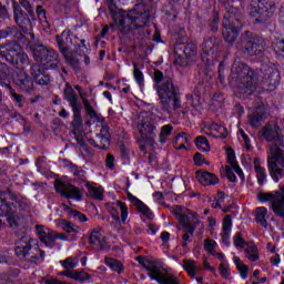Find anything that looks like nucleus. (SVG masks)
Returning a JSON list of instances; mask_svg holds the SVG:
<instances>
[{
    "label": "nucleus",
    "instance_id": "nucleus-1",
    "mask_svg": "<svg viewBox=\"0 0 284 284\" xmlns=\"http://www.w3.org/2000/svg\"><path fill=\"white\" fill-rule=\"evenodd\" d=\"M230 83L245 99L254 94L258 85L274 90L281 83V73L278 67L272 62L262 65L260 71H253L245 62L235 60L231 68Z\"/></svg>",
    "mask_w": 284,
    "mask_h": 284
},
{
    "label": "nucleus",
    "instance_id": "nucleus-2",
    "mask_svg": "<svg viewBox=\"0 0 284 284\" xmlns=\"http://www.w3.org/2000/svg\"><path fill=\"white\" fill-rule=\"evenodd\" d=\"M155 90L160 99V110L169 115V119L183 121L187 119V109L181 104V93L179 87L174 85L172 78L163 75V72H153Z\"/></svg>",
    "mask_w": 284,
    "mask_h": 284
},
{
    "label": "nucleus",
    "instance_id": "nucleus-3",
    "mask_svg": "<svg viewBox=\"0 0 284 284\" xmlns=\"http://www.w3.org/2000/svg\"><path fill=\"white\" fill-rule=\"evenodd\" d=\"M261 136L270 143L266 151L268 174L274 183H278L284 179V135L277 126L266 124L261 130Z\"/></svg>",
    "mask_w": 284,
    "mask_h": 284
},
{
    "label": "nucleus",
    "instance_id": "nucleus-4",
    "mask_svg": "<svg viewBox=\"0 0 284 284\" xmlns=\"http://www.w3.org/2000/svg\"><path fill=\"white\" fill-rule=\"evenodd\" d=\"M119 14L121 18L118 28L122 34H130L132 30H141L150 23V7L143 3L135 4L129 12L119 10Z\"/></svg>",
    "mask_w": 284,
    "mask_h": 284
},
{
    "label": "nucleus",
    "instance_id": "nucleus-5",
    "mask_svg": "<svg viewBox=\"0 0 284 284\" xmlns=\"http://www.w3.org/2000/svg\"><path fill=\"white\" fill-rule=\"evenodd\" d=\"M225 7L226 12L224 13V19L222 21V34L226 43H234L239 38L241 29L243 28V22H241V11L239 8H234L231 3L236 0H220Z\"/></svg>",
    "mask_w": 284,
    "mask_h": 284
},
{
    "label": "nucleus",
    "instance_id": "nucleus-6",
    "mask_svg": "<svg viewBox=\"0 0 284 284\" xmlns=\"http://www.w3.org/2000/svg\"><path fill=\"white\" fill-rule=\"evenodd\" d=\"M219 45L221 40L216 37L205 39L202 43V63L200 65V75L203 83H210L212 79V70H214V61L219 59Z\"/></svg>",
    "mask_w": 284,
    "mask_h": 284
},
{
    "label": "nucleus",
    "instance_id": "nucleus-7",
    "mask_svg": "<svg viewBox=\"0 0 284 284\" xmlns=\"http://www.w3.org/2000/svg\"><path fill=\"white\" fill-rule=\"evenodd\" d=\"M16 254L19 258H26L28 263L41 265L45 261V251L39 247L37 240L24 235L18 241Z\"/></svg>",
    "mask_w": 284,
    "mask_h": 284
},
{
    "label": "nucleus",
    "instance_id": "nucleus-8",
    "mask_svg": "<svg viewBox=\"0 0 284 284\" xmlns=\"http://www.w3.org/2000/svg\"><path fill=\"white\" fill-rule=\"evenodd\" d=\"M30 48L36 65H40L42 70H55L59 67V53L54 49L41 43L32 44Z\"/></svg>",
    "mask_w": 284,
    "mask_h": 284
},
{
    "label": "nucleus",
    "instance_id": "nucleus-9",
    "mask_svg": "<svg viewBox=\"0 0 284 284\" xmlns=\"http://www.w3.org/2000/svg\"><path fill=\"white\" fill-rule=\"evenodd\" d=\"M0 59H3L13 65V68L30 65V58L17 41H11L0 45Z\"/></svg>",
    "mask_w": 284,
    "mask_h": 284
},
{
    "label": "nucleus",
    "instance_id": "nucleus-10",
    "mask_svg": "<svg viewBox=\"0 0 284 284\" xmlns=\"http://www.w3.org/2000/svg\"><path fill=\"white\" fill-rule=\"evenodd\" d=\"M247 10L250 17L255 18L256 23H265L274 17L276 4L270 0H252Z\"/></svg>",
    "mask_w": 284,
    "mask_h": 284
},
{
    "label": "nucleus",
    "instance_id": "nucleus-11",
    "mask_svg": "<svg viewBox=\"0 0 284 284\" xmlns=\"http://www.w3.org/2000/svg\"><path fill=\"white\" fill-rule=\"evenodd\" d=\"M236 50L245 54L246 57H256L263 52V45H261V38L253 34L252 31H244L240 41L236 43Z\"/></svg>",
    "mask_w": 284,
    "mask_h": 284
},
{
    "label": "nucleus",
    "instance_id": "nucleus-12",
    "mask_svg": "<svg viewBox=\"0 0 284 284\" xmlns=\"http://www.w3.org/2000/svg\"><path fill=\"white\" fill-rule=\"evenodd\" d=\"M260 203L271 202V210L278 219H284V185L274 193H258Z\"/></svg>",
    "mask_w": 284,
    "mask_h": 284
},
{
    "label": "nucleus",
    "instance_id": "nucleus-13",
    "mask_svg": "<svg viewBox=\"0 0 284 284\" xmlns=\"http://www.w3.org/2000/svg\"><path fill=\"white\" fill-rule=\"evenodd\" d=\"M156 119H154V116L152 115H142L138 124V130L143 141L150 143L151 145L154 143V140L156 139Z\"/></svg>",
    "mask_w": 284,
    "mask_h": 284
},
{
    "label": "nucleus",
    "instance_id": "nucleus-14",
    "mask_svg": "<svg viewBox=\"0 0 284 284\" xmlns=\"http://www.w3.org/2000/svg\"><path fill=\"white\" fill-rule=\"evenodd\" d=\"M175 65H187V59L196 57L194 43H176L174 47Z\"/></svg>",
    "mask_w": 284,
    "mask_h": 284
},
{
    "label": "nucleus",
    "instance_id": "nucleus-15",
    "mask_svg": "<svg viewBox=\"0 0 284 284\" xmlns=\"http://www.w3.org/2000/svg\"><path fill=\"white\" fill-rule=\"evenodd\" d=\"M55 192L63 196L64 199H73V201L83 200V191L71 183L58 180L54 184Z\"/></svg>",
    "mask_w": 284,
    "mask_h": 284
},
{
    "label": "nucleus",
    "instance_id": "nucleus-16",
    "mask_svg": "<svg viewBox=\"0 0 284 284\" xmlns=\"http://www.w3.org/2000/svg\"><path fill=\"white\" fill-rule=\"evenodd\" d=\"M13 19L17 26L24 32V34H30L32 32V20H30V14L21 10L19 2H13Z\"/></svg>",
    "mask_w": 284,
    "mask_h": 284
},
{
    "label": "nucleus",
    "instance_id": "nucleus-17",
    "mask_svg": "<svg viewBox=\"0 0 284 284\" xmlns=\"http://www.w3.org/2000/svg\"><path fill=\"white\" fill-rule=\"evenodd\" d=\"M8 201H17V195L12 191L0 192V216H9V214H17V205L8 203Z\"/></svg>",
    "mask_w": 284,
    "mask_h": 284
},
{
    "label": "nucleus",
    "instance_id": "nucleus-18",
    "mask_svg": "<svg viewBox=\"0 0 284 284\" xmlns=\"http://www.w3.org/2000/svg\"><path fill=\"white\" fill-rule=\"evenodd\" d=\"M187 222L185 220H182V230L185 232V234L182 235V247H187V243L192 241L191 236H194V232H196V227L201 225V220L192 217V215H189Z\"/></svg>",
    "mask_w": 284,
    "mask_h": 284
},
{
    "label": "nucleus",
    "instance_id": "nucleus-19",
    "mask_svg": "<svg viewBox=\"0 0 284 284\" xmlns=\"http://www.w3.org/2000/svg\"><path fill=\"white\" fill-rule=\"evenodd\" d=\"M144 270L149 272L148 276L151 281H156L159 284H163V282L170 276V273L161 271V265L154 260H149Z\"/></svg>",
    "mask_w": 284,
    "mask_h": 284
},
{
    "label": "nucleus",
    "instance_id": "nucleus-20",
    "mask_svg": "<svg viewBox=\"0 0 284 284\" xmlns=\"http://www.w3.org/2000/svg\"><path fill=\"white\" fill-rule=\"evenodd\" d=\"M36 232H37L41 243H43L45 245V247H50V250H52V247H54V245L57 243V239H59V236L57 235V232H54L45 226H37Z\"/></svg>",
    "mask_w": 284,
    "mask_h": 284
},
{
    "label": "nucleus",
    "instance_id": "nucleus-21",
    "mask_svg": "<svg viewBox=\"0 0 284 284\" xmlns=\"http://www.w3.org/2000/svg\"><path fill=\"white\" fill-rule=\"evenodd\" d=\"M89 243L93 250H105L108 241L105 235H103V229L101 226L91 230Z\"/></svg>",
    "mask_w": 284,
    "mask_h": 284
},
{
    "label": "nucleus",
    "instance_id": "nucleus-22",
    "mask_svg": "<svg viewBox=\"0 0 284 284\" xmlns=\"http://www.w3.org/2000/svg\"><path fill=\"white\" fill-rule=\"evenodd\" d=\"M43 70L45 69H41L39 64L31 65L30 73L37 85H50V82L52 81L50 75L43 74Z\"/></svg>",
    "mask_w": 284,
    "mask_h": 284
},
{
    "label": "nucleus",
    "instance_id": "nucleus-23",
    "mask_svg": "<svg viewBox=\"0 0 284 284\" xmlns=\"http://www.w3.org/2000/svg\"><path fill=\"white\" fill-rule=\"evenodd\" d=\"M14 81L16 85L21 89L22 92H32L34 88L32 78L27 75L26 71H20V74L16 77Z\"/></svg>",
    "mask_w": 284,
    "mask_h": 284
},
{
    "label": "nucleus",
    "instance_id": "nucleus-24",
    "mask_svg": "<svg viewBox=\"0 0 284 284\" xmlns=\"http://www.w3.org/2000/svg\"><path fill=\"white\" fill-rule=\"evenodd\" d=\"M115 206L111 207L110 214L114 221L119 222L122 219V223H125L128 221V205L125 203L118 201L114 203ZM121 212V215H120Z\"/></svg>",
    "mask_w": 284,
    "mask_h": 284
},
{
    "label": "nucleus",
    "instance_id": "nucleus-25",
    "mask_svg": "<svg viewBox=\"0 0 284 284\" xmlns=\"http://www.w3.org/2000/svg\"><path fill=\"white\" fill-rule=\"evenodd\" d=\"M267 111L265 104L258 105L255 112L248 115V123L251 128H261V121L265 119Z\"/></svg>",
    "mask_w": 284,
    "mask_h": 284
},
{
    "label": "nucleus",
    "instance_id": "nucleus-26",
    "mask_svg": "<svg viewBox=\"0 0 284 284\" xmlns=\"http://www.w3.org/2000/svg\"><path fill=\"white\" fill-rule=\"evenodd\" d=\"M195 179L199 181V183H201V185H204L205 187L207 185H219V178L214 173L197 171L195 172Z\"/></svg>",
    "mask_w": 284,
    "mask_h": 284
},
{
    "label": "nucleus",
    "instance_id": "nucleus-27",
    "mask_svg": "<svg viewBox=\"0 0 284 284\" xmlns=\"http://www.w3.org/2000/svg\"><path fill=\"white\" fill-rule=\"evenodd\" d=\"M172 214H174L175 219L179 221L180 225H183V220L187 223V217L192 216L193 219H199V215H196L194 212L190 210L183 211V206L181 205H174L171 207Z\"/></svg>",
    "mask_w": 284,
    "mask_h": 284
},
{
    "label": "nucleus",
    "instance_id": "nucleus-28",
    "mask_svg": "<svg viewBox=\"0 0 284 284\" xmlns=\"http://www.w3.org/2000/svg\"><path fill=\"white\" fill-rule=\"evenodd\" d=\"M63 98L69 102V105L71 109L81 106V102L79 101V95H77V92L74 91V89H72V85H70V83L68 82L65 83Z\"/></svg>",
    "mask_w": 284,
    "mask_h": 284
},
{
    "label": "nucleus",
    "instance_id": "nucleus-29",
    "mask_svg": "<svg viewBox=\"0 0 284 284\" xmlns=\"http://www.w3.org/2000/svg\"><path fill=\"white\" fill-rule=\"evenodd\" d=\"M60 210L62 212H65L67 216H69V219H74L75 221H79L80 223H85L88 221V216H85V214L73 210L72 207L68 206L67 204H61L60 205Z\"/></svg>",
    "mask_w": 284,
    "mask_h": 284
},
{
    "label": "nucleus",
    "instance_id": "nucleus-30",
    "mask_svg": "<svg viewBox=\"0 0 284 284\" xmlns=\"http://www.w3.org/2000/svg\"><path fill=\"white\" fill-rule=\"evenodd\" d=\"M8 37H13L17 41H23V33L16 26L0 30V39H8Z\"/></svg>",
    "mask_w": 284,
    "mask_h": 284
},
{
    "label": "nucleus",
    "instance_id": "nucleus-31",
    "mask_svg": "<svg viewBox=\"0 0 284 284\" xmlns=\"http://www.w3.org/2000/svg\"><path fill=\"white\" fill-rule=\"evenodd\" d=\"M104 265H106L111 272H115L116 274H123V272H125L123 262L114 257H105Z\"/></svg>",
    "mask_w": 284,
    "mask_h": 284
},
{
    "label": "nucleus",
    "instance_id": "nucleus-32",
    "mask_svg": "<svg viewBox=\"0 0 284 284\" xmlns=\"http://www.w3.org/2000/svg\"><path fill=\"white\" fill-rule=\"evenodd\" d=\"M244 253L246 254V258L251 261V263H256L258 261V247L254 242H247L246 247L244 250Z\"/></svg>",
    "mask_w": 284,
    "mask_h": 284
},
{
    "label": "nucleus",
    "instance_id": "nucleus-33",
    "mask_svg": "<svg viewBox=\"0 0 284 284\" xmlns=\"http://www.w3.org/2000/svg\"><path fill=\"white\" fill-rule=\"evenodd\" d=\"M89 143L93 145V148H98V150H108L110 139L97 134L94 139H89Z\"/></svg>",
    "mask_w": 284,
    "mask_h": 284
},
{
    "label": "nucleus",
    "instance_id": "nucleus-34",
    "mask_svg": "<svg viewBox=\"0 0 284 284\" xmlns=\"http://www.w3.org/2000/svg\"><path fill=\"white\" fill-rule=\"evenodd\" d=\"M71 172L74 176V181H77L78 185H88V176L85 175V171L77 165H71Z\"/></svg>",
    "mask_w": 284,
    "mask_h": 284
},
{
    "label": "nucleus",
    "instance_id": "nucleus-35",
    "mask_svg": "<svg viewBox=\"0 0 284 284\" xmlns=\"http://www.w3.org/2000/svg\"><path fill=\"white\" fill-rule=\"evenodd\" d=\"M172 132H174V126L172 124H165L161 126L159 133V143L165 145V143H168V139L172 136Z\"/></svg>",
    "mask_w": 284,
    "mask_h": 284
},
{
    "label": "nucleus",
    "instance_id": "nucleus-36",
    "mask_svg": "<svg viewBox=\"0 0 284 284\" xmlns=\"http://www.w3.org/2000/svg\"><path fill=\"white\" fill-rule=\"evenodd\" d=\"M67 278H72L73 281H80V283H88V281L92 278V275L83 271H69V273H67Z\"/></svg>",
    "mask_w": 284,
    "mask_h": 284
},
{
    "label": "nucleus",
    "instance_id": "nucleus-37",
    "mask_svg": "<svg viewBox=\"0 0 284 284\" xmlns=\"http://www.w3.org/2000/svg\"><path fill=\"white\" fill-rule=\"evenodd\" d=\"M59 226L62 227L67 234H78V232H81V227L79 225L68 221V220H59Z\"/></svg>",
    "mask_w": 284,
    "mask_h": 284
},
{
    "label": "nucleus",
    "instance_id": "nucleus-38",
    "mask_svg": "<svg viewBox=\"0 0 284 284\" xmlns=\"http://www.w3.org/2000/svg\"><path fill=\"white\" fill-rule=\"evenodd\" d=\"M183 268L192 278H194L196 274H200L201 272V267L196 265L194 260H184Z\"/></svg>",
    "mask_w": 284,
    "mask_h": 284
},
{
    "label": "nucleus",
    "instance_id": "nucleus-39",
    "mask_svg": "<svg viewBox=\"0 0 284 284\" xmlns=\"http://www.w3.org/2000/svg\"><path fill=\"white\" fill-rule=\"evenodd\" d=\"M255 221L262 227H267V207L260 206L255 210Z\"/></svg>",
    "mask_w": 284,
    "mask_h": 284
},
{
    "label": "nucleus",
    "instance_id": "nucleus-40",
    "mask_svg": "<svg viewBox=\"0 0 284 284\" xmlns=\"http://www.w3.org/2000/svg\"><path fill=\"white\" fill-rule=\"evenodd\" d=\"M10 73H8V64L0 62V85L10 88Z\"/></svg>",
    "mask_w": 284,
    "mask_h": 284
},
{
    "label": "nucleus",
    "instance_id": "nucleus-41",
    "mask_svg": "<svg viewBox=\"0 0 284 284\" xmlns=\"http://www.w3.org/2000/svg\"><path fill=\"white\" fill-rule=\"evenodd\" d=\"M63 57L68 65H70L74 70V72H79L81 70V61H79V58H77V55L69 52L67 54H63Z\"/></svg>",
    "mask_w": 284,
    "mask_h": 284
},
{
    "label": "nucleus",
    "instance_id": "nucleus-42",
    "mask_svg": "<svg viewBox=\"0 0 284 284\" xmlns=\"http://www.w3.org/2000/svg\"><path fill=\"white\" fill-rule=\"evenodd\" d=\"M185 143H187V134L185 132L179 133L173 139V148L175 150H185Z\"/></svg>",
    "mask_w": 284,
    "mask_h": 284
},
{
    "label": "nucleus",
    "instance_id": "nucleus-43",
    "mask_svg": "<svg viewBox=\"0 0 284 284\" xmlns=\"http://www.w3.org/2000/svg\"><path fill=\"white\" fill-rule=\"evenodd\" d=\"M60 265L64 267V270L72 271L74 267H79V256H70L64 261H60Z\"/></svg>",
    "mask_w": 284,
    "mask_h": 284
},
{
    "label": "nucleus",
    "instance_id": "nucleus-44",
    "mask_svg": "<svg viewBox=\"0 0 284 284\" xmlns=\"http://www.w3.org/2000/svg\"><path fill=\"white\" fill-rule=\"evenodd\" d=\"M71 110L73 112V128H81V125H83V118L81 116V110H83V106H75Z\"/></svg>",
    "mask_w": 284,
    "mask_h": 284
},
{
    "label": "nucleus",
    "instance_id": "nucleus-45",
    "mask_svg": "<svg viewBox=\"0 0 284 284\" xmlns=\"http://www.w3.org/2000/svg\"><path fill=\"white\" fill-rule=\"evenodd\" d=\"M36 12L38 14L39 21H41V23H44L43 28H44L45 32H50V22H48V17L45 16V9H43V7H41V6H39L36 9Z\"/></svg>",
    "mask_w": 284,
    "mask_h": 284
},
{
    "label": "nucleus",
    "instance_id": "nucleus-46",
    "mask_svg": "<svg viewBox=\"0 0 284 284\" xmlns=\"http://www.w3.org/2000/svg\"><path fill=\"white\" fill-rule=\"evenodd\" d=\"M133 77L140 88L145 85V77L143 75V71L139 69L136 62L133 63Z\"/></svg>",
    "mask_w": 284,
    "mask_h": 284
},
{
    "label": "nucleus",
    "instance_id": "nucleus-47",
    "mask_svg": "<svg viewBox=\"0 0 284 284\" xmlns=\"http://www.w3.org/2000/svg\"><path fill=\"white\" fill-rule=\"evenodd\" d=\"M55 41L62 55L70 52L68 51V43L65 42V31H63L60 36H57Z\"/></svg>",
    "mask_w": 284,
    "mask_h": 284
},
{
    "label": "nucleus",
    "instance_id": "nucleus-48",
    "mask_svg": "<svg viewBox=\"0 0 284 284\" xmlns=\"http://www.w3.org/2000/svg\"><path fill=\"white\" fill-rule=\"evenodd\" d=\"M195 145L202 152H210V141H207V138L203 135L196 138Z\"/></svg>",
    "mask_w": 284,
    "mask_h": 284
},
{
    "label": "nucleus",
    "instance_id": "nucleus-49",
    "mask_svg": "<svg viewBox=\"0 0 284 284\" xmlns=\"http://www.w3.org/2000/svg\"><path fill=\"white\" fill-rule=\"evenodd\" d=\"M211 130H213V132L217 133V135H215V139H226L227 138V129L219 123H213L211 125Z\"/></svg>",
    "mask_w": 284,
    "mask_h": 284
},
{
    "label": "nucleus",
    "instance_id": "nucleus-50",
    "mask_svg": "<svg viewBox=\"0 0 284 284\" xmlns=\"http://www.w3.org/2000/svg\"><path fill=\"white\" fill-rule=\"evenodd\" d=\"M255 173L257 183H260V185H263V183L267 181V171L261 165H255Z\"/></svg>",
    "mask_w": 284,
    "mask_h": 284
},
{
    "label": "nucleus",
    "instance_id": "nucleus-51",
    "mask_svg": "<svg viewBox=\"0 0 284 284\" xmlns=\"http://www.w3.org/2000/svg\"><path fill=\"white\" fill-rule=\"evenodd\" d=\"M237 139L239 141H241L242 143H244L247 152H250L252 150V143L250 141V136L245 133V131H243V129H240L237 132Z\"/></svg>",
    "mask_w": 284,
    "mask_h": 284
},
{
    "label": "nucleus",
    "instance_id": "nucleus-52",
    "mask_svg": "<svg viewBox=\"0 0 284 284\" xmlns=\"http://www.w3.org/2000/svg\"><path fill=\"white\" fill-rule=\"evenodd\" d=\"M89 194H90V196H92V199H95L97 201H102L103 200V187L102 186H90Z\"/></svg>",
    "mask_w": 284,
    "mask_h": 284
},
{
    "label": "nucleus",
    "instance_id": "nucleus-53",
    "mask_svg": "<svg viewBox=\"0 0 284 284\" xmlns=\"http://www.w3.org/2000/svg\"><path fill=\"white\" fill-rule=\"evenodd\" d=\"M217 246H219V244L216 243V241H214L212 239L204 240V250H206V252L209 254L216 255Z\"/></svg>",
    "mask_w": 284,
    "mask_h": 284
},
{
    "label": "nucleus",
    "instance_id": "nucleus-54",
    "mask_svg": "<svg viewBox=\"0 0 284 284\" xmlns=\"http://www.w3.org/2000/svg\"><path fill=\"white\" fill-rule=\"evenodd\" d=\"M233 245L236 250H243V247L247 245V242H245V239H243L241 233H235L233 236Z\"/></svg>",
    "mask_w": 284,
    "mask_h": 284
},
{
    "label": "nucleus",
    "instance_id": "nucleus-55",
    "mask_svg": "<svg viewBox=\"0 0 284 284\" xmlns=\"http://www.w3.org/2000/svg\"><path fill=\"white\" fill-rule=\"evenodd\" d=\"M19 3L28 12L31 19H34V7L30 0H19Z\"/></svg>",
    "mask_w": 284,
    "mask_h": 284
},
{
    "label": "nucleus",
    "instance_id": "nucleus-56",
    "mask_svg": "<svg viewBox=\"0 0 284 284\" xmlns=\"http://www.w3.org/2000/svg\"><path fill=\"white\" fill-rule=\"evenodd\" d=\"M138 212H140L141 214H143V216H146V219H154V214L152 213V211L150 210V207H148V205H145V203H140L136 206Z\"/></svg>",
    "mask_w": 284,
    "mask_h": 284
},
{
    "label": "nucleus",
    "instance_id": "nucleus-57",
    "mask_svg": "<svg viewBox=\"0 0 284 284\" xmlns=\"http://www.w3.org/2000/svg\"><path fill=\"white\" fill-rule=\"evenodd\" d=\"M83 103H84V110H85L87 114L91 119H99V115L97 114V111H94V108H92V104H90V102L88 100H84Z\"/></svg>",
    "mask_w": 284,
    "mask_h": 284
},
{
    "label": "nucleus",
    "instance_id": "nucleus-58",
    "mask_svg": "<svg viewBox=\"0 0 284 284\" xmlns=\"http://www.w3.org/2000/svg\"><path fill=\"white\" fill-rule=\"evenodd\" d=\"M220 274L223 278H230V275L232 274V271L230 270V264H220Z\"/></svg>",
    "mask_w": 284,
    "mask_h": 284
},
{
    "label": "nucleus",
    "instance_id": "nucleus-59",
    "mask_svg": "<svg viewBox=\"0 0 284 284\" xmlns=\"http://www.w3.org/2000/svg\"><path fill=\"white\" fill-rule=\"evenodd\" d=\"M273 49H274V52H276L277 54H281L283 57L284 55V39L276 40L273 43Z\"/></svg>",
    "mask_w": 284,
    "mask_h": 284
},
{
    "label": "nucleus",
    "instance_id": "nucleus-60",
    "mask_svg": "<svg viewBox=\"0 0 284 284\" xmlns=\"http://www.w3.org/2000/svg\"><path fill=\"white\" fill-rule=\"evenodd\" d=\"M222 232H232V216L226 215L222 224Z\"/></svg>",
    "mask_w": 284,
    "mask_h": 284
},
{
    "label": "nucleus",
    "instance_id": "nucleus-61",
    "mask_svg": "<svg viewBox=\"0 0 284 284\" xmlns=\"http://www.w3.org/2000/svg\"><path fill=\"white\" fill-rule=\"evenodd\" d=\"M234 172H235L234 168L225 166V174H226L227 180L231 183H236V174H234Z\"/></svg>",
    "mask_w": 284,
    "mask_h": 284
},
{
    "label": "nucleus",
    "instance_id": "nucleus-62",
    "mask_svg": "<svg viewBox=\"0 0 284 284\" xmlns=\"http://www.w3.org/2000/svg\"><path fill=\"white\" fill-rule=\"evenodd\" d=\"M221 239H222V243L224 245H226V247H230L231 243H230V239L232 236V232L230 231H222L220 234Z\"/></svg>",
    "mask_w": 284,
    "mask_h": 284
},
{
    "label": "nucleus",
    "instance_id": "nucleus-63",
    "mask_svg": "<svg viewBox=\"0 0 284 284\" xmlns=\"http://www.w3.org/2000/svg\"><path fill=\"white\" fill-rule=\"evenodd\" d=\"M120 152L122 154V159L126 161V163L130 162V149H128L126 146H124V144H122L120 146Z\"/></svg>",
    "mask_w": 284,
    "mask_h": 284
},
{
    "label": "nucleus",
    "instance_id": "nucleus-64",
    "mask_svg": "<svg viewBox=\"0 0 284 284\" xmlns=\"http://www.w3.org/2000/svg\"><path fill=\"white\" fill-rule=\"evenodd\" d=\"M162 284H181L179 277L169 274V276L162 282Z\"/></svg>",
    "mask_w": 284,
    "mask_h": 284
}]
</instances>
